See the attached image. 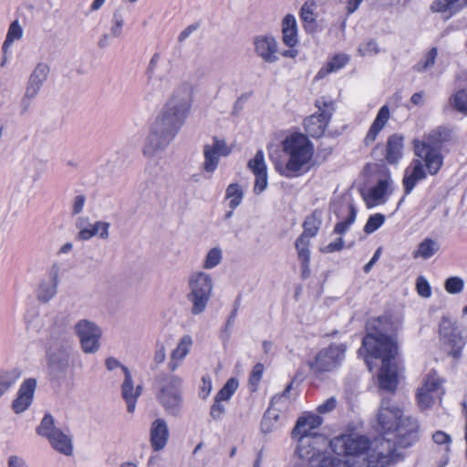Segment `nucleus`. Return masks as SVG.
Returning a JSON list of instances; mask_svg holds the SVG:
<instances>
[{"label":"nucleus","mask_w":467,"mask_h":467,"mask_svg":"<svg viewBox=\"0 0 467 467\" xmlns=\"http://www.w3.org/2000/svg\"><path fill=\"white\" fill-rule=\"evenodd\" d=\"M391 324L388 317L369 318L366 324V335L362 338V348L366 350V364L372 370L370 358L381 359L379 385L381 389L393 392L398 385V371L394 362L398 354V343L389 335Z\"/></svg>","instance_id":"nucleus-1"},{"label":"nucleus","mask_w":467,"mask_h":467,"mask_svg":"<svg viewBox=\"0 0 467 467\" xmlns=\"http://www.w3.org/2000/svg\"><path fill=\"white\" fill-rule=\"evenodd\" d=\"M192 100V92L187 86L173 92L151 125L143 147L144 156L153 157L171 143L185 122Z\"/></svg>","instance_id":"nucleus-2"},{"label":"nucleus","mask_w":467,"mask_h":467,"mask_svg":"<svg viewBox=\"0 0 467 467\" xmlns=\"http://www.w3.org/2000/svg\"><path fill=\"white\" fill-rule=\"evenodd\" d=\"M395 432V440L383 437L376 442L374 449L368 453L367 467H392L400 460L399 448H408L419 439V423L413 417L407 416L400 421Z\"/></svg>","instance_id":"nucleus-3"},{"label":"nucleus","mask_w":467,"mask_h":467,"mask_svg":"<svg viewBox=\"0 0 467 467\" xmlns=\"http://www.w3.org/2000/svg\"><path fill=\"white\" fill-rule=\"evenodd\" d=\"M296 439V454L312 467H350L338 457L331 455L329 449L332 450V441L326 436L315 433L297 436Z\"/></svg>","instance_id":"nucleus-4"},{"label":"nucleus","mask_w":467,"mask_h":467,"mask_svg":"<svg viewBox=\"0 0 467 467\" xmlns=\"http://www.w3.org/2000/svg\"><path fill=\"white\" fill-rule=\"evenodd\" d=\"M283 151L288 156L285 165L276 163L275 171L285 178L298 176L301 170L311 161L314 145L306 135L293 133L282 142Z\"/></svg>","instance_id":"nucleus-5"},{"label":"nucleus","mask_w":467,"mask_h":467,"mask_svg":"<svg viewBox=\"0 0 467 467\" xmlns=\"http://www.w3.org/2000/svg\"><path fill=\"white\" fill-rule=\"evenodd\" d=\"M159 389L157 400L165 411L174 417L181 414L182 409V393L181 378L175 375L160 374L155 379Z\"/></svg>","instance_id":"nucleus-6"},{"label":"nucleus","mask_w":467,"mask_h":467,"mask_svg":"<svg viewBox=\"0 0 467 467\" xmlns=\"http://www.w3.org/2000/svg\"><path fill=\"white\" fill-rule=\"evenodd\" d=\"M36 431L39 436L46 438L57 452L66 456L73 454V441L68 430L63 431L57 428L50 413L44 415Z\"/></svg>","instance_id":"nucleus-7"},{"label":"nucleus","mask_w":467,"mask_h":467,"mask_svg":"<svg viewBox=\"0 0 467 467\" xmlns=\"http://www.w3.org/2000/svg\"><path fill=\"white\" fill-rule=\"evenodd\" d=\"M213 280L203 272L192 273L189 277L188 301L192 304L191 313L200 315L206 309L213 291Z\"/></svg>","instance_id":"nucleus-8"},{"label":"nucleus","mask_w":467,"mask_h":467,"mask_svg":"<svg viewBox=\"0 0 467 467\" xmlns=\"http://www.w3.org/2000/svg\"><path fill=\"white\" fill-rule=\"evenodd\" d=\"M347 349L345 343H331L319 350L315 358L308 361V366L317 373L334 371L342 366Z\"/></svg>","instance_id":"nucleus-9"},{"label":"nucleus","mask_w":467,"mask_h":467,"mask_svg":"<svg viewBox=\"0 0 467 467\" xmlns=\"http://www.w3.org/2000/svg\"><path fill=\"white\" fill-rule=\"evenodd\" d=\"M315 106L317 108V112L304 119V129L306 136L317 139L324 135L335 111V107L333 100L324 97L317 99Z\"/></svg>","instance_id":"nucleus-10"},{"label":"nucleus","mask_w":467,"mask_h":467,"mask_svg":"<svg viewBox=\"0 0 467 467\" xmlns=\"http://www.w3.org/2000/svg\"><path fill=\"white\" fill-rule=\"evenodd\" d=\"M358 210L353 202L342 203L337 211L335 216L338 222L335 224L333 234L340 235L334 242L329 243L323 249V253H335L339 252L344 247V235L350 227L354 224L357 219Z\"/></svg>","instance_id":"nucleus-11"},{"label":"nucleus","mask_w":467,"mask_h":467,"mask_svg":"<svg viewBox=\"0 0 467 467\" xmlns=\"http://www.w3.org/2000/svg\"><path fill=\"white\" fill-rule=\"evenodd\" d=\"M71 347L63 339L47 352V368L52 379L64 380L69 368Z\"/></svg>","instance_id":"nucleus-12"},{"label":"nucleus","mask_w":467,"mask_h":467,"mask_svg":"<svg viewBox=\"0 0 467 467\" xmlns=\"http://www.w3.org/2000/svg\"><path fill=\"white\" fill-rule=\"evenodd\" d=\"M369 448L370 441L363 435H343L332 441V451L338 455L362 456L366 454L361 467H367L368 455L374 447L371 450Z\"/></svg>","instance_id":"nucleus-13"},{"label":"nucleus","mask_w":467,"mask_h":467,"mask_svg":"<svg viewBox=\"0 0 467 467\" xmlns=\"http://www.w3.org/2000/svg\"><path fill=\"white\" fill-rule=\"evenodd\" d=\"M74 328L84 353L94 354L99 351L102 331L96 323L88 319H81L76 323Z\"/></svg>","instance_id":"nucleus-14"},{"label":"nucleus","mask_w":467,"mask_h":467,"mask_svg":"<svg viewBox=\"0 0 467 467\" xmlns=\"http://www.w3.org/2000/svg\"><path fill=\"white\" fill-rule=\"evenodd\" d=\"M404 419L402 410L390 399H382L378 413V425L384 435L394 432Z\"/></svg>","instance_id":"nucleus-15"},{"label":"nucleus","mask_w":467,"mask_h":467,"mask_svg":"<svg viewBox=\"0 0 467 467\" xmlns=\"http://www.w3.org/2000/svg\"><path fill=\"white\" fill-rule=\"evenodd\" d=\"M414 153L424 161L427 174L436 175L439 172L443 164V156L439 147L416 140Z\"/></svg>","instance_id":"nucleus-16"},{"label":"nucleus","mask_w":467,"mask_h":467,"mask_svg":"<svg viewBox=\"0 0 467 467\" xmlns=\"http://www.w3.org/2000/svg\"><path fill=\"white\" fill-rule=\"evenodd\" d=\"M394 182L389 173L378 180L375 185L368 191L362 192L361 195L367 208L371 209L387 202V195L392 192Z\"/></svg>","instance_id":"nucleus-17"},{"label":"nucleus","mask_w":467,"mask_h":467,"mask_svg":"<svg viewBox=\"0 0 467 467\" xmlns=\"http://www.w3.org/2000/svg\"><path fill=\"white\" fill-rule=\"evenodd\" d=\"M202 169L205 172L213 174L218 168L220 159L230 154L231 150L224 140L213 137L212 144L203 146Z\"/></svg>","instance_id":"nucleus-18"},{"label":"nucleus","mask_w":467,"mask_h":467,"mask_svg":"<svg viewBox=\"0 0 467 467\" xmlns=\"http://www.w3.org/2000/svg\"><path fill=\"white\" fill-rule=\"evenodd\" d=\"M255 54L265 63L274 64L279 60L278 43L272 35L256 36L254 38Z\"/></svg>","instance_id":"nucleus-19"},{"label":"nucleus","mask_w":467,"mask_h":467,"mask_svg":"<svg viewBox=\"0 0 467 467\" xmlns=\"http://www.w3.org/2000/svg\"><path fill=\"white\" fill-rule=\"evenodd\" d=\"M36 380L33 378L25 379L16 393V399L12 402V410L15 413L20 414L26 411L33 402Z\"/></svg>","instance_id":"nucleus-20"},{"label":"nucleus","mask_w":467,"mask_h":467,"mask_svg":"<svg viewBox=\"0 0 467 467\" xmlns=\"http://www.w3.org/2000/svg\"><path fill=\"white\" fill-rule=\"evenodd\" d=\"M77 227L79 229L78 238L82 241H88L92 237L99 235V238L106 240L109 238V223L97 221L94 223H88V218L79 217L77 222Z\"/></svg>","instance_id":"nucleus-21"},{"label":"nucleus","mask_w":467,"mask_h":467,"mask_svg":"<svg viewBox=\"0 0 467 467\" xmlns=\"http://www.w3.org/2000/svg\"><path fill=\"white\" fill-rule=\"evenodd\" d=\"M121 369L124 373V380L121 385V396L127 404L128 412L133 413L136 409L137 400L141 395L142 387L138 385L134 388L130 369L126 366H121Z\"/></svg>","instance_id":"nucleus-22"},{"label":"nucleus","mask_w":467,"mask_h":467,"mask_svg":"<svg viewBox=\"0 0 467 467\" xmlns=\"http://www.w3.org/2000/svg\"><path fill=\"white\" fill-rule=\"evenodd\" d=\"M427 178V171L420 160H413L410 166L404 171L402 185L404 194L409 195L412 192L419 182Z\"/></svg>","instance_id":"nucleus-23"},{"label":"nucleus","mask_w":467,"mask_h":467,"mask_svg":"<svg viewBox=\"0 0 467 467\" xmlns=\"http://www.w3.org/2000/svg\"><path fill=\"white\" fill-rule=\"evenodd\" d=\"M169 435V428L164 419L158 418L153 420L150 431V441L153 451H161L168 442Z\"/></svg>","instance_id":"nucleus-24"},{"label":"nucleus","mask_w":467,"mask_h":467,"mask_svg":"<svg viewBox=\"0 0 467 467\" xmlns=\"http://www.w3.org/2000/svg\"><path fill=\"white\" fill-rule=\"evenodd\" d=\"M404 137L394 133L390 135L386 143L384 160L390 165H396L403 157Z\"/></svg>","instance_id":"nucleus-25"},{"label":"nucleus","mask_w":467,"mask_h":467,"mask_svg":"<svg viewBox=\"0 0 467 467\" xmlns=\"http://www.w3.org/2000/svg\"><path fill=\"white\" fill-rule=\"evenodd\" d=\"M322 422L323 419L320 415L313 412H307L298 418L292 431V436L293 438H296L297 436L305 434L314 435L316 432H312V431L318 428Z\"/></svg>","instance_id":"nucleus-26"},{"label":"nucleus","mask_w":467,"mask_h":467,"mask_svg":"<svg viewBox=\"0 0 467 467\" xmlns=\"http://www.w3.org/2000/svg\"><path fill=\"white\" fill-rule=\"evenodd\" d=\"M58 268L54 266L47 278L43 279L36 291L37 299L41 302L47 303L57 294Z\"/></svg>","instance_id":"nucleus-27"},{"label":"nucleus","mask_w":467,"mask_h":467,"mask_svg":"<svg viewBox=\"0 0 467 467\" xmlns=\"http://www.w3.org/2000/svg\"><path fill=\"white\" fill-rule=\"evenodd\" d=\"M389 117V108L387 104H385L379 109L375 119L373 120L368 131L367 132V135L364 139V142L367 146L370 145L376 140L379 132L386 126Z\"/></svg>","instance_id":"nucleus-28"},{"label":"nucleus","mask_w":467,"mask_h":467,"mask_svg":"<svg viewBox=\"0 0 467 467\" xmlns=\"http://www.w3.org/2000/svg\"><path fill=\"white\" fill-rule=\"evenodd\" d=\"M295 246L297 252V257L301 265V275L303 279L310 276V241L305 236H298L296 240Z\"/></svg>","instance_id":"nucleus-29"},{"label":"nucleus","mask_w":467,"mask_h":467,"mask_svg":"<svg viewBox=\"0 0 467 467\" xmlns=\"http://www.w3.org/2000/svg\"><path fill=\"white\" fill-rule=\"evenodd\" d=\"M297 23L296 16L287 14L282 20V41L287 47H295L298 43Z\"/></svg>","instance_id":"nucleus-30"},{"label":"nucleus","mask_w":467,"mask_h":467,"mask_svg":"<svg viewBox=\"0 0 467 467\" xmlns=\"http://www.w3.org/2000/svg\"><path fill=\"white\" fill-rule=\"evenodd\" d=\"M49 73L50 67L47 63H37L28 78L26 88L39 93L44 83L47 81Z\"/></svg>","instance_id":"nucleus-31"},{"label":"nucleus","mask_w":467,"mask_h":467,"mask_svg":"<svg viewBox=\"0 0 467 467\" xmlns=\"http://www.w3.org/2000/svg\"><path fill=\"white\" fill-rule=\"evenodd\" d=\"M440 250V244L430 237L423 239L416 250L413 251V258H421L428 260L432 257Z\"/></svg>","instance_id":"nucleus-32"},{"label":"nucleus","mask_w":467,"mask_h":467,"mask_svg":"<svg viewBox=\"0 0 467 467\" xmlns=\"http://www.w3.org/2000/svg\"><path fill=\"white\" fill-rule=\"evenodd\" d=\"M321 213L315 210L309 216H307L303 223V233L299 236H305V238L315 237L321 226Z\"/></svg>","instance_id":"nucleus-33"},{"label":"nucleus","mask_w":467,"mask_h":467,"mask_svg":"<svg viewBox=\"0 0 467 467\" xmlns=\"http://www.w3.org/2000/svg\"><path fill=\"white\" fill-rule=\"evenodd\" d=\"M443 382L444 380L438 375V373L431 370L425 376L421 388L442 398L444 394V389L442 387Z\"/></svg>","instance_id":"nucleus-34"},{"label":"nucleus","mask_w":467,"mask_h":467,"mask_svg":"<svg viewBox=\"0 0 467 467\" xmlns=\"http://www.w3.org/2000/svg\"><path fill=\"white\" fill-rule=\"evenodd\" d=\"M22 371L14 368L0 374V398L7 393L21 378Z\"/></svg>","instance_id":"nucleus-35"},{"label":"nucleus","mask_w":467,"mask_h":467,"mask_svg":"<svg viewBox=\"0 0 467 467\" xmlns=\"http://www.w3.org/2000/svg\"><path fill=\"white\" fill-rule=\"evenodd\" d=\"M275 400V398L272 400L270 407L266 410L261 420V431L264 433L272 432L280 418L279 410L274 407Z\"/></svg>","instance_id":"nucleus-36"},{"label":"nucleus","mask_w":467,"mask_h":467,"mask_svg":"<svg viewBox=\"0 0 467 467\" xmlns=\"http://www.w3.org/2000/svg\"><path fill=\"white\" fill-rule=\"evenodd\" d=\"M300 19L306 32H313L317 26V19L314 13V3L306 2L300 8Z\"/></svg>","instance_id":"nucleus-37"},{"label":"nucleus","mask_w":467,"mask_h":467,"mask_svg":"<svg viewBox=\"0 0 467 467\" xmlns=\"http://www.w3.org/2000/svg\"><path fill=\"white\" fill-rule=\"evenodd\" d=\"M441 342L451 348L450 355L455 358L461 357L462 350L465 345V340L458 329L452 334H450L448 337L441 339Z\"/></svg>","instance_id":"nucleus-38"},{"label":"nucleus","mask_w":467,"mask_h":467,"mask_svg":"<svg viewBox=\"0 0 467 467\" xmlns=\"http://www.w3.org/2000/svg\"><path fill=\"white\" fill-rule=\"evenodd\" d=\"M23 36V28L20 26L17 20L13 21L8 28L5 39L2 46V50L4 54H6L13 45V43L16 40L21 39Z\"/></svg>","instance_id":"nucleus-39"},{"label":"nucleus","mask_w":467,"mask_h":467,"mask_svg":"<svg viewBox=\"0 0 467 467\" xmlns=\"http://www.w3.org/2000/svg\"><path fill=\"white\" fill-rule=\"evenodd\" d=\"M225 195L229 200V207L232 210H235L243 201L244 192L239 184L231 183L226 189Z\"/></svg>","instance_id":"nucleus-40"},{"label":"nucleus","mask_w":467,"mask_h":467,"mask_svg":"<svg viewBox=\"0 0 467 467\" xmlns=\"http://www.w3.org/2000/svg\"><path fill=\"white\" fill-rule=\"evenodd\" d=\"M192 346V338L190 335H184L181 337L177 347L171 352L174 359L183 360L189 354Z\"/></svg>","instance_id":"nucleus-41"},{"label":"nucleus","mask_w":467,"mask_h":467,"mask_svg":"<svg viewBox=\"0 0 467 467\" xmlns=\"http://www.w3.org/2000/svg\"><path fill=\"white\" fill-rule=\"evenodd\" d=\"M238 380L234 378H230L223 386V388L217 392L214 399L220 401H228L236 389H238Z\"/></svg>","instance_id":"nucleus-42"},{"label":"nucleus","mask_w":467,"mask_h":467,"mask_svg":"<svg viewBox=\"0 0 467 467\" xmlns=\"http://www.w3.org/2000/svg\"><path fill=\"white\" fill-rule=\"evenodd\" d=\"M450 102L456 111L467 116V90H458L451 97Z\"/></svg>","instance_id":"nucleus-43"},{"label":"nucleus","mask_w":467,"mask_h":467,"mask_svg":"<svg viewBox=\"0 0 467 467\" xmlns=\"http://www.w3.org/2000/svg\"><path fill=\"white\" fill-rule=\"evenodd\" d=\"M247 166L254 175L267 172L264 151L262 150H258L254 157L248 161Z\"/></svg>","instance_id":"nucleus-44"},{"label":"nucleus","mask_w":467,"mask_h":467,"mask_svg":"<svg viewBox=\"0 0 467 467\" xmlns=\"http://www.w3.org/2000/svg\"><path fill=\"white\" fill-rule=\"evenodd\" d=\"M450 138V131L444 127H438L435 130L429 134L427 140L431 145H435L441 149V143L447 141Z\"/></svg>","instance_id":"nucleus-45"},{"label":"nucleus","mask_w":467,"mask_h":467,"mask_svg":"<svg viewBox=\"0 0 467 467\" xmlns=\"http://www.w3.org/2000/svg\"><path fill=\"white\" fill-rule=\"evenodd\" d=\"M436 400H441V398L427 391L421 387L419 388L417 392V400L421 410L431 408Z\"/></svg>","instance_id":"nucleus-46"},{"label":"nucleus","mask_w":467,"mask_h":467,"mask_svg":"<svg viewBox=\"0 0 467 467\" xmlns=\"http://www.w3.org/2000/svg\"><path fill=\"white\" fill-rule=\"evenodd\" d=\"M385 220V215L379 213L369 215L364 226V232L367 234H373L384 224Z\"/></svg>","instance_id":"nucleus-47"},{"label":"nucleus","mask_w":467,"mask_h":467,"mask_svg":"<svg viewBox=\"0 0 467 467\" xmlns=\"http://www.w3.org/2000/svg\"><path fill=\"white\" fill-rule=\"evenodd\" d=\"M464 287V281L459 276L448 277L444 282L445 290L451 295L461 293Z\"/></svg>","instance_id":"nucleus-48"},{"label":"nucleus","mask_w":467,"mask_h":467,"mask_svg":"<svg viewBox=\"0 0 467 467\" xmlns=\"http://www.w3.org/2000/svg\"><path fill=\"white\" fill-rule=\"evenodd\" d=\"M37 95L38 93L26 88V91L19 103L20 115L26 114L31 109L33 101Z\"/></svg>","instance_id":"nucleus-49"},{"label":"nucleus","mask_w":467,"mask_h":467,"mask_svg":"<svg viewBox=\"0 0 467 467\" xmlns=\"http://www.w3.org/2000/svg\"><path fill=\"white\" fill-rule=\"evenodd\" d=\"M222 260V251L220 248L214 247L211 249L204 261V268L212 269L218 265Z\"/></svg>","instance_id":"nucleus-50"},{"label":"nucleus","mask_w":467,"mask_h":467,"mask_svg":"<svg viewBox=\"0 0 467 467\" xmlns=\"http://www.w3.org/2000/svg\"><path fill=\"white\" fill-rule=\"evenodd\" d=\"M124 25V18L120 9H117L113 13L112 16V26L110 27L111 35L115 37H118L122 33V27Z\"/></svg>","instance_id":"nucleus-51"},{"label":"nucleus","mask_w":467,"mask_h":467,"mask_svg":"<svg viewBox=\"0 0 467 467\" xmlns=\"http://www.w3.org/2000/svg\"><path fill=\"white\" fill-rule=\"evenodd\" d=\"M379 52L378 43L374 39L363 42L358 47V53L362 57L374 56Z\"/></svg>","instance_id":"nucleus-52"},{"label":"nucleus","mask_w":467,"mask_h":467,"mask_svg":"<svg viewBox=\"0 0 467 467\" xmlns=\"http://www.w3.org/2000/svg\"><path fill=\"white\" fill-rule=\"evenodd\" d=\"M457 330L455 323L452 322L449 317H443L440 322L439 333L441 340L448 337L450 334H452Z\"/></svg>","instance_id":"nucleus-53"},{"label":"nucleus","mask_w":467,"mask_h":467,"mask_svg":"<svg viewBox=\"0 0 467 467\" xmlns=\"http://www.w3.org/2000/svg\"><path fill=\"white\" fill-rule=\"evenodd\" d=\"M438 55V50L436 47H432L427 54L426 59L424 62H419L415 65L414 68L416 71L423 72L429 67H432L435 63V59Z\"/></svg>","instance_id":"nucleus-54"},{"label":"nucleus","mask_w":467,"mask_h":467,"mask_svg":"<svg viewBox=\"0 0 467 467\" xmlns=\"http://www.w3.org/2000/svg\"><path fill=\"white\" fill-rule=\"evenodd\" d=\"M416 290L419 296H420L423 298H429L431 296V285L423 275H420L417 277Z\"/></svg>","instance_id":"nucleus-55"},{"label":"nucleus","mask_w":467,"mask_h":467,"mask_svg":"<svg viewBox=\"0 0 467 467\" xmlns=\"http://www.w3.org/2000/svg\"><path fill=\"white\" fill-rule=\"evenodd\" d=\"M265 367L262 363H256L250 374L249 384L253 387V390L257 389L259 382L262 379Z\"/></svg>","instance_id":"nucleus-56"},{"label":"nucleus","mask_w":467,"mask_h":467,"mask_svg":"<svg viewBox=\"0 0 467 467\" xmlns=\"http://www.w3.org/2000/svg\"><path fill=\"white\" fill-rule=\"evenodd\" d=\"M222 402L223 401L214 399L213 403L210 408V417L215 421L222 420L225 413V406Z\"/></svg>","instance_id":"nucleus-57"},{"label":"nucleus","mask_w":467,"mask_h":467,"mask_svg":"<svg viewBox=\"0 0 467 467\" xmlns=\"http://www.w3.org/2000/svg\"><path fill=\"white\" fill-rule=\"evenodd\" d=\"M254 192L255 194L262 193L268 185V175L267 172L254 174Z\"/></svg>","instance_id":"nucleus-58"},{"label":"nucleus","mask_w":467,"mask_h":467,"mask_svg":"<svg viewBox=\"0 0 467 467\" xmlns=\"http://www.w3.org/2000/svg\"><path fill=\"white\" fill-rule=\"evenodd\" d=\"M458 1L459 0H435L431 5V9L432 12L444 13L450 10Z\"/></svg>","instance_id":"nucleus-59"},{"label":"nucleus","mask_w":467,"mask_h":467,"mask_svg":"<svg viewBox=\"0 0 467 467\" xmlns=\"http://www.w3.org/2000/svg\"><path fill=\"white\" fill-rule=\"evenodd\" d=\"M213 389L212 378L210 375L205 374L202 377V383L200 386V398L205 400L211 393Z\"/></svg>","instance_id":"nucleus-60"},{"label":"nucleus","mask_w":467,"mask_h":467,"mask_svg":"<svg viewBox=\"0 0 467 467\" xmlns=\"http://www.w3.org/2000/svg\"><path fill=\"white\" fill-rule=\"evenodd\" d=\"M348 61V56L344 54H338L332 57L327 64L332 67L333 72H337L346 66Z\"/></svg>","instance_id":"nucleus-61"},{"label":"nucleus","mask_w":467,"mask_h":467,"mask_svg":"<svg viewBox=\"0 0 467 467\" xmlns=\"http://www.w3.org/2000/svg\"><path fill=\"white\" fill-rule=\"evenodd\" d=\"M336 406L337 400L334 397H330L317 406V411L318 414H327L334 410Z\"/></svg>","instance_id":"nucleus-62"},{"label":"nucleus","mask_w":467,"mask_h":467,"mask_svg":"<svg viewBox=\"0 0 467 467\" xmlns=\"http://www.w3.org/2000/svg\"><path fill=\"white\" fill-rule=\"evenodd\" d=\"M432 440L438 445H447L449 447L451 443V435L442 431H435L432 435Z\"/></svg>","instance_id":"nucleus-63"},{"label":"nucleus","mask_w":467,"mask_h":467,"mask_svg":"<svg viewBox=\"0 0 467 467\" xmlns=\"http://www.w3.org/2000/svg\"><path fill=\"white\" fill-rule=\"evenodd\" d=\"M86 203V197L84 194L77 195L72 203V214L76 215L80 213L83 211L84 205Z\"/></svg>","instance_id":"nucleus-64"}]
</instances>
